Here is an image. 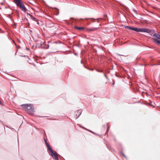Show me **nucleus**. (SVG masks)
<instances>
[{
	"instance_id": "nucleus-17",
	"label": "nucleus",
	"mask_w": 160,
	"mask_h": 160,
	"mask_svg": "<svg viewBox=\"0 0 160 160\" xmlns=\"http://www.w3.org/2000/svg\"><path fill=\"white\" fill-rule=\"evenodd\" d=\"M103 73L104 77L106 78L108 80V78L107 76L105 74L104 72H103Z\"/></svg>"
},
{
	"instance_id": "nucleus-9",
	"label": "nucleus",
	"mask_w": 160,
	"mask_h": 160,
	"mask_svg": "<svg viewBox=\"0 0 160 160\" xmlns=\"http://www.w3.org/2000/svg\"><path fill=\"white\" fill-rule=\"evenodd\" d=\"M153 37L156 38L157 39H159L160 40V35L159 34L156 33H154L153 34Z\"/></svg>"
},
{
	"instance_id": "nucleus-36",
	"label": "nucleus",
	"mask_w": 160,
	"mask_h": 160,
	"mask_svg": "<svg viewBox=\"0 0 160 160\" xmlns=\"http://www.w3.org/2000/svg\"><path fill=\"white\" fill-rule=\"evenodd\" d=\"M97 22H99V21H97Z\"/></svg>"
},
{
	"instance_id": "nucleus-25",
	"label": "nucleus",
	"mask_w": 160,
	"mask_h": 160,
	"mask_svg": "<svg viewBox=\"0 0 160 160\" xmlns=\"http://www.w3.org/2000/svg\"><path fill=\"white\" fill-rule=\"evenodd\" d=\"M26 49L27 50H30L29 48H27V47H26Z\"/></svg>"
},
{
	"instance_id": "nucleus-20",
	"label": "nucleus",
	"mask_w": 160,
	"mask_h": 160,
	"mask_svg": "<svg viewBox=\"0 0 160 160\" xmlns=\"http://www.w3.org/2000/svg\"><path fill=\"white\" fill-rule=\"evenodd\" d=\"M91 19H93V20H99V19H101V18H97L96 19H94V18H91Z\"/></svg>"
},
{
	"instance_id": "nucleus-13",
	"label": "nucleus",
	"mask_w": 160,
	"mask_h": 160,
	"mask_svg": "<svg viewBox=\"0 0 160 160\" xmlns=\"http://www.w3.org/2000/svg\"><path fill=\"white\" fill-rule=\"evenodd\" d=\"M108 123H107V125H103V127H107V131H106V133H105L106 134H107V133H108V128H109V127H108Z\"/></svg>"
},
{
	"instance_id": "nucleus-33",
	"label": "nucleus",
	"mask_w": 160,
	"mask_h": 160,
	"mask_svg": "<svg viewBox=\"0 0 160 160\" xmlns=\"http://www.w3.org/2000/svg\"><path fill=\"white\" fill-rule=\"evenodd\" d=\"M105 17H107V15H104Z\"/></svg>"
},
{
	"instance_id": "nucleus-37",
	"label": "nucleus",
	"mask_w": 160,
	"mask_h": 160,
	"mask_svg": "<svg viewBox=\"0 0 160 160\" xmlns=\"http://www.w3.org/2000/svg\"><path fill=\"white\" fill-rule=\"evenodd\" d=\"M113 69V67L111 69V70H112Z\"/></svg>"
},
{
	"instance_id": "nucleus-29",
	"label": "nucleus",
	"mask_w": 160,
	"mask_h": 160,
	"mask_svg": "<svg viewBox=\"0 0 160 160\" xmlns=\"http://www.w3.org/2000/svg\"><path fill=\"white\" fill-rule=\"evenodd\" d=\"M151 106L154 107V106H153L151 104Z\"/></svg>"
},
{
	"instance_id": "nucleus-35",
	"label": "nucleus",
	"mask_w": 160,
	"mask_h": 160,
	"mask_svg": "<svg viewBox=\"0 0 160 160\" xmlns=\"http://www.w3.org/2000/svg\"><path fill=\"white\" fill-rule=\"evenodd\" d=\"M81 63H82V60H81Z\"/></svg>"
},
{
	"instance_id": "nucleus-2",
	"label": "nucleus",
	"mask_w": 160,
	"mask_h": 160,
	"mask_svg": "<svg viewBox=\"0 0 160 160\" xmlns=\"http://www.w3.org/2000/svg\"><path fill=\"white\" fill-rule=\"evenodd\" d=\"M13 2L19 8L24 12H26L27 9L23 2L21 0H13Z\"/></svg>"
},
{
	"instance_id": "nucleus-14",
	"label": "nucleus",
	"mask_w": 160,
	"mask_h": 160,
	"mask_svg": "<svg viewBox=\"0 0 160 160\" xmlns=\"http://www.w3.org/2000/svg\"><path fill=\"white\" fill-rule=\"evenodd\" d=\"M131 27H130L129 26H124V27L126 28V29H129L130 30V28H131Z\"/></svg>"
},
{
	"instance_id": "nucleus-28",
	"label": "nucleus",
	"mask_w": 160,
	"mask_h": 160,
	"mask_svg": "<svg viewBox=\"0 0 160 160\" xmlns=\"http://www.w3.org/2000/svg\"><path fill=\"white\" fill-rule=\"evenodd\" d=\"M37 24H39V23L38 21H37Z\"/></svg>"
},
{
	"instance_id": "nucleus-30",
	"label": "nucleus",
	"mask_w": 160,
	"mask_h": 160,
	"mask_svg": "<svg viewBox=\"0 0 160 160\" xmlns=\"http://www.w3.org/2000/svg\"><path fill=\"white\" fill-rule=\"evenodd\" d=\"M118 55H119V56H122V55H120V54H118Z\"/></svg>"
},
{
	"instance_id": "nucleus-21",
	"label": "nucleus",
	"mask_w": 160,
	"mask_h": 160,
	"mask_svg": "<svg viewBox=\"0 0 160 160\" xmlns=\"http://www.w3.org/2000/svg\"><path fill=\"white\" fill-rule=\"evenodd\" d=\"M133 11L136 13H137V11L135 9H133Z\"/></svg>"
},
{
	"instance_id": "nucleus-10",
	"label": "nucleus",
	"mask_w": 160,
	"mask_h": 160,
	"mask_svg": "<svg viewBox=\"0 0 160 160\" xmlns=\"http://www.w3.org/2000/svg\"><path fill=\"white\" fill-rule=\"evenodd\" d=\"M74 28L79 30H82L84 29V28L83 27H78L77 26H75Z\"/></svg>"
},
{
	"instance_id": "nucleus-7",
	"label": "nucleus",
	"mask_w": 160,
	"mask_h": 160,
	"mask_svg": "<svg viewBox=\"0 0 160 160\" xmlns=\"http://www.w3.org/2000/svg\"><path fill=\"white\" fill-rule=\"evenodd\" d=\"M152 41L155 44L160 46V41L155 38H152Z\"/></svg>"
},
{
	"instance_id": "nucleus-34",
	"label": "nucleus",
	"mask_w": 160,
	"mask_h": 160,
	"mask_svg": "<svg viewBox=\"0 0 160 160\" xmlns=\"http://www.w3.org/2000/svg\"><path fill=\"white\" fill-rule=\"evenodd\" d=\"M70 19H74V18H70Z\"/></svg>"
},
{
	"instance_id": "nucleus-23",
	"label": "nucleus",
	"mask_w": 160,
	"mask_h": 160,
	"mask_svg": "<svg viewBox=\"0 0 160 160\" xmlns=\"http://www.w3.org/2000/svg\"><path fill=\"white\" fill-rule=\"evenodd\" d=\"M87 68L88 69V70H91V71H93V68H92V69H89V68Z\"/></svg>"
},
{
	"instance_id": "nucleus-38",
	"label": "nucleus",
	"mask_w": 160,
	"mask_h": 160,
	"mask_svg": "<svg viewBox=\"0 0 160 160\" xmlns=\"http://www.w3.org/2000/svg\"><path fill=\"white\" fill-rule=\"evenodd\" d=\"M89 131H90V132H92V133H93V132H92L90 130Z\"/></svg>"
},
{
	"instance_id": "nucleus-12",
	"label": "nucleus",
	"mask_w": 160,
	"mask_h": 160,
	"mask_svg": "<svg viewBox=\"0 0 160 160\" xmlns=\"http://www.w3.org/2000/svg\"><path fill=\"white\" fill-rule=\"evenodd\" d=\"M49 47V45H48V44H46L44 46L41 47V48H42L43 49H46L48 48Z\"/></svg>"
},
{
	"instance_id": "nucleus-31",
	"label": "nucleus",
	"mask_w": 160,
	"mask_h": 160,
	"mask_svg": "<svg viewBox=\"0 0 160 160\" xmlns=\"http://www.w3.org/2000/svg\"><path fill=\"white\" fill-rule=\"evenodd\" d=\"M0 121L2 123L3 125V122H2V121Z\"/></svg>"
},
{
	"instance_id": "nucleus-8",
	"label": "nucleus",
	"mask_w": 160,
	"mask_h": 160,
	"mask_svg": "<svg viewBox=\"0 0 160 160\" xmlns=\"http://www.w3.org/2000/svg\"><path fill=\"white\" fill-rule=\"evenodd\" d=\"M98 28H87V31L89 32H92V31L97 30Z\"/></svg>"
},
{
	"instance_id": "nucleus-32",
	"label": "nucleus",
	"mask_w": 160,
	"mask_h": 160,
	"mask_svg": "<svg viewBox=\"0 0 160 160\" xmlns=\"http://www.w3.org/2000/svg\"><path fill=\"white\" fill-rule=\"evenodd\" d=\"M83 128L87 130V129L86 128H84V127H83Z\"/></svg>"
},
{
	"instance_id": "nucleus-24",
	"label": "nucleus",
	"mask_w": 160,
	"mask_h": 160,
	"mask_svg": "<svg viewBox=\"0 0 160 160\" xmlns=\"http://www.w3.org/2000/svg\"><path fill=\"white\" fill-rule=\"evenodd\" d=\"M44 44V42H42L41 44V46H42Z\"/></svg>"
},
{
	"instance_id": "nucleus-3",
	"label": "nucleus",
	"mask_w": 160,
	"mask_h": 160,
	"mask_svg": "<svg viewBox=\"0 0 160 160\" xmlns=\"http://www.w3.org/2000/svg\"><path fill=\"white\" fill-rule=\"evenodd\" d=\"M22 107L27 110V112L29 114H32L34 112V107L31 104H24L21 105Z\"/></svg>"
},
{
	"instance_id": "nucleus-16",
	"label": "nucleus",
	"mask_w": 160,
	"mask_h": 160,
	"mask_svg": "<svg viewBox=\"0 0 160 160\" xmlns=\"http://www.w3.org/2000/svg\"><path fill=\"white\" fill-rule=\"evenodd\" d=\"M96 71L97 72H103L102 70H98V69H96Z\"/></svg>"
},
{
	"instance_id": "nucleus-11",
	"label": "nucleus",
	"mask_w": 160,
	"mask_h": 160,
	"mask_svg": "<svg viewBox=\"0 0 160 160\" xmlns=\"http://www.w3.org/2000/svg\"><path fill=\"white\" fill-rule=\"evenodd\" d=\"M107 147L108 149H109L110 150H111L112 152L114 151V149H113V148H112L110 146L109 144H107Z\"/></svg>"
},
{
	"instance_id": "nucleus-22",
	"label": "nucleus",
	"mask_w": 160,
	"mask_h": 160,
	"mask_svg": "<svg viewBox=\"0 0 160 160\" xmlns=\"http://www.w3.org/2000/svg\"><path fill=\"white\" fill-rule=\"evenodd\" d=\"M0 104L2 105V106H3V103H2V102H1V101L0 100Z\"/></svg>"
},
{
	"instance_id": "nucleus-6",
	"label": "nucleus",
	"mask_w": 160,
	"mask_h": 160,
	"mask_svg": "<svg viewBox=\"0 0 160 160\" xmlns=\"http://www.w3.org/2000/svg\"><path fill=\"white\" fill-rule=\"evenodd\" d=\"M82 111L81 110H78L75 112V116L76 119L78 118L81 114Z\"/></svg>"
},
{
	"instance_id": "nucleus-15",
	"label": "nucleus",
	"mask_w": 160,
	"mask_h": 160,
	"mask_svg": "<svg viewBox=\"0 0 160 160\" xmlns=\"http://www.w3.org/2000/svg\"><path fill=\"white\" fill-rule=\"evenodd\" d=\"M31 19L33 21H35V22H37V21H38V20L36 18H35L33 16H32V18H31Z\"/></svg>"
},
{
	"instance_id": "nucleus-4",
	"label": "nucleus",
	"mask_w": 160,
	"mask_h": 160,
	"mask_svg": "<svg viewBox=\"0 0 160 160\" xmlns=\"http://www.w3.org/2000/svg\"><path fill=\"white\" fill-rule=\"evenodd\" d=\"M142 32H147L148 33L152 36L153 37V30H150L146 28H142Z\"/></svg>"
},
{
	"instance_id": "nucleus-1",
	"label": "nucleus",
	"mask_w": 160,
	"mask_h": 160,
	"mask_svg": "<svg viewBox=\"0 0 160 160\" xmlns=\"http://www.w3.org/2000/svg\"><path fill=\"white\" fill-rule=\"evenodd\" d=\"M45 144L48 148V153L51 155L53 159L55 160H59L57 152L53 150L49 144L47 142H46Z\"/></svg>"
},
{
	"instance_id": "nucleus-26",
	"label": "nucleus",
	"mask_w": 160,
	"mask_h": 160,
	"mask_svg": "<svg viewBox=\"0 0 160 160\" xmlns=\"http://www.w3.org/2000/svg\"><path fill=\"white\" fill-rule=\"evenodd\" d=\"M57 14H58L59 13V10L57 8Z\"/></svg>"
},
{
	"instance_id": "nucleus-19",
	"label": "nucleus",
	"mask_w": 160,
	"mask_h": 160,
	"mask_svg": "<svg viewBox=\"0 0 160 160\" xmlns=\"http://www.w3.org/2000/svg\"><path fill=\"white\" fill-rule=\"evenodd\" d=\"M121 153H122V155H123V157H124L126 158H127L126 156L124 154L123 152H121Z\"/></svg>"
},
{
	"instance_id": "nucleus-27",
	"label": "nucleus",
	"mask_w": 160,
	"mask_h": 160,
	"mask_svg": "<svg viewBox=\"0 0 160 160\" xmlns=\"http://www.w3.org/2000/svg\"><path fill=\"white\" fill-rule=\"evenodd\" d=\"M44 141L45 142V143H46V142H47L46 140L45 139V138H44Z\"/></svg>"
},
{
	"instance_id": "nucleus-5",
	"label": "nucleus",
	"mask_w": 160,
	"mask_h": 160,
	"mask_svg": "<svg viewBox=\"0 0 160 160\" xmlns=\"http://www.w3.org/2000/svg\"><path fill=\"white\" fill-rule=\"evenodd\" d=\"M130 30L134 31L137 32H142V28L131 27Z\"/></svg>"
},
{
	"instance_id": "nucleus-18",
	"label": "nucleus",
	"mask_w": 160,
	"mask_h": 160,
	"mask_svg": "<svg viewBox=\"0 0 160 160\" xmlns=\"http://www.w3.org/2000/svg\"><path fill=\"white\" fill-rule=\"evenodd\" d=\"M27 14L31 18H32L33 16L31 14L28 13H27Z\"/></svg>"
}]
</instances>
